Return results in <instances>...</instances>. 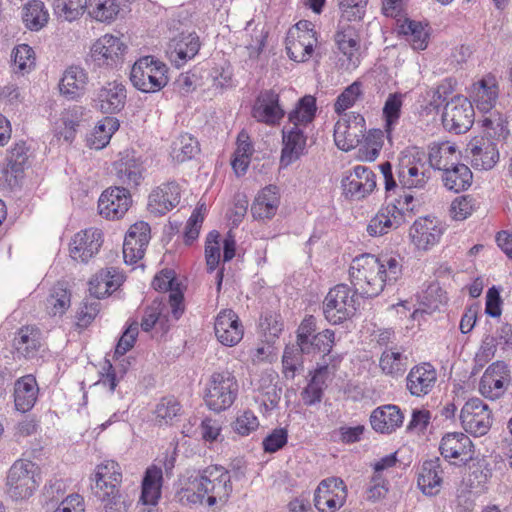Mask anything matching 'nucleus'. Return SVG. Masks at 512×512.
Returning <instances> with one entry per match:
<instances>
[{
	"label": "nucleus",
	"mask_w": 512,
	"mask_h": 512,
	"mask_svg": "<svg viewBox=\"0 0 512 512\" xmlns=\"http://www.w3.org/2000/svg\"><path fill=\"white\" fill-rule=\"evenodd\" d=\"M402 275V264L394 255L362 254L353 259L349 269L350 281L364 298L378 296L386 285L394 284Z\"/></svg>",
	"instance_id": "nucleus-1"
},
{
	"label": "nucleus",
	"mask_w": 512,
	"mask_h": 512,
	"mask_svg": "<svg viewBox=\"0 0 512 512\" xmlns=\"http://www.w3.org/2000/svg\"><path fill=\"white\" fill-rule=\"evenodd\" d=\"M192 485L200 503L216 509H221L228 502L233 491L230 473L220 465L200 470Z\"/></svg>",
	"instance_id": "nucleus-2"
},
{
	"label": "nucleus",
	"mask_w": 512,
	"mask_h": 512,
	"mask_svg": "<svg viewBox=\"0 0 512 512\" xmlns=\"http://www.w3.org/2000/svg\"><path fill=\"white\" fill-rule=\"evenodd\" d=\"M239 391L236 377L229 370L212 373L204 391V402L214 412H222L235 402Z\"/></svg>",
	"instance_id": "nucleus-3"
},
{
	"label": "nucleus",
	"mask_w": 512,
	"mask_h": 512,
	"mask_svg": "<svg viewBox=\"0 0 512 512\" xmlns=\"http://www.w3.org/2000/svg\"><path fill=\"white\" fill-rule=\"evenodd\" d=\"M167 73V65L149 55L138 59L133 64L130 80L137 90L144 93H155L168 84Z\"/></svg>",
	"instance_id": "nucleus-4"
},
{
	"label": "nucleus",
	"mask_w": 512,
	"mask_h": 512,
	"mask_svg": "<svg viewBox=\"0 0 512 512\" xmlns=\"http://www.w3.org/2000/svg\"><path fill=\"white\" fill-rule=\"evenodd\" d=\"M39 483V467L30 460H16L7 472V494L13 500L28 499L34 494Z\"/></svg>",
	"instance_id": "nucleus-5"
},
{
	"label": "nucleus",
	"mask_w": 512,
	"mask_h": 512,
	"mask_svg": "<svg viewBox=\"0 0 512 512\" xmlns=\"http://www.w3.org/2000/svg\"><path fill=\"white\" fill-rule=\"evenodd\" d=\"M355 290L346 284H338L327 293L323 304L325 319L332 325H338L351 318L357 310Z\"/></svg>",
	"instance_id": "nucleus-6"
},
{
	"label": "nucleus",
	"mask_w": 512,
	"mask_h": 512,
	"mask_svg": "<svg viewBox=\"0 0 512 512\" xmlns=\"http://www.w3.org/2000/svg\"><path fill=\"white\" fill-rule=\"evenodd\" d=\"M317 319L313 315H306L296 331V344L306 355L324 353L329 354L334 345L335 333L325 329L317 332Z\"/></svg>",
	"instance_id": "nucleus-7"
},
{
	"label": "nucleus",
	"mask_w": 512,
	"mask_h": 512,
	"mask_svg": "<svg viewBox=\"0 0 512 512\" xmlns=\"http://www.w3.org/2000/svg\"><path fill=\"white\" fill-rule=\"evenodd\" d=\"M127 46L116 36L105 34L92 45L90 56L95 66L114 69L122 65Z\"/></svg>",
	"instance_id": "nucleus-8"
},
{
	"label": "nucleus",
	"mask_w": 512,
	"mask_h": 512,
	"mask_svg": "<svg viewBox=\"0 0 512 512\" xmlns=\"http://www.w3.org/2000/svg\"><path fill=\"white\" fill-rule=\"evenodd\" d=\"M463 429L474 436H483L491 428L493 417L489 406L479 398L469 399L460 411Z\"/></svg>",
	"instance_id": "nucleus-9"
},
{
	"label": "nucleus",
	"mask_w": 512,
	"mask_h": 512,
	"mask_svg": "<svg viewBox=\"0 0 512 512\" xmlns=\"http://www.w3.org/2000/svg\"><path fill=\"white\" fill-rule=\"evenodd\" d=\"M347 486L341 478L323 479L314 492V506L319 512H335L347 499Z\"/></svg>",
	"instance_id": "nucleus-10"
},
{
	"label": "nucleus",
	"mask_w": 512,
	"mask_h": 512,
	"mask_svg": "<svg viewBox=\"0 0 512 512\" xmlns=\"http://www.w3.org/2000/svg\"><path fill=\"white\" fill-rule=\"evenodd\" d=\"M445 230V224L436 217L424 216L414 221L409 237L417 250L428 251L439 243Z\"/></svg>",
	"instance_id": "nucleus-11"
},
{
	"label": "nucleus",
	"mask_w": 512,
	"mask_h": 512,
	"mask_svg": "<svg viewBox=\"0 0 512 512\" xmlns=\"http://www.w3.org/2000/svg\"><path fill=\"white\" fill-rule=\"evenodd\" d=\"M343 194L351 200H361L376 188V175L368 167L356 165L341 181Z\"/></svg>",
	"instance_id": "nucleus-12"
},
{
	"label": "nucleus",
	"mask_w": 512,
	"mask_h": 512,
	"mask_svg": "<svg viewBox=\"0 0 512 512\" xmlns=\"http://www.w3.org/2000/svg\"><path fill=\"white\" fill-rule=\"evenodd\" d=\"M251 116L259 123L269 126L280 124L285 111L280 105V96L274 89L260 91L251 109Z\"/></svg>",
	"instance_id": "nucleus-13"
},
{
	"label": "nucleus",
	"mask_w": 512,
	"mask_h": 512,
	"mask_svg": "<svg viewBox=\"0 0 512 512\" xmlns=\"http://www.w3.org/2000/svg\"><path fill=\"white\" fill-rule=\"evenodd\" d=\"M510 382L508 365L504 361H496L485 370L479 390L485 398L496 400L505 394Z\"/></svg>",
	"instance_id": "nucleus-14"
},
{
	"label": "nucleus",
	"mask_w": 512,
	"mask_h": 512,
	"mask_svg": "<svg viewBox=\"0 0 512 512\" xmlns=\"http://www.w3.org/2000/svg\"><path fill=\"white\" fill-rule=\"evenodd\" d=\"M182 189L176 180H169L152 189L147 208L155 216H163L179 205Z\"/></svg>",
	"instance_id": "nucleus-15"
},
{
	"label": "nucleus",
	"mask_w": 512,
	"mask_h": 512,
	"mask_svg": "<svg viewBox=\"0 0 512 512\" xmlns=\"http://www.w3.org/2000/svg\"><path fill=\"white\" fill-rule=\"evenodd\" d=\"M152 286L155 290L169 292V295L166 296V303L170 306L172 319L178 321L184 313L185 305L184 295L175 271L172 269L162 270L154 277Z\"/></svg>",
	"instance_id": "nucleus-16"
},
{
	"label": "nucleus",
	"mask_w": 512,
	"mask_h": 512,
	"mask_svg": "<svg viewBox=\"0 0 512 512\" xmlns=\"http://www.w3.org/2000/svg\"><path fill=\"white\" fill-rule=\"evenodd\" d=\"M214 333L223 346L234 347L243 339L244 326L234 310L222 309L215 317Z\"/></svg>",
	"instance_id": "nucleus-17"
},
{
	"label": "nucleus",
	"mask_w": 512,
	"mask_h": 512,
	"mask_svg": "<svg viewBox=\"0 0 512 512\" xmlns=\"http://www.w3.org/2000/svg\"><path fill=\"white\" fill-rule=\"evenodd\" d=\"M151 229L147 222L139 221L130 226L123 243V258L128 264L141 260L149 244Z\"/></svg>",
	"instance_id": "nucleus-18"
},
{
	"label": "nucleus",
	"mask_w": 512,
	"mask_h": 512,
	"mask_svg": "<svg viewBox=\"0 0 512 512\" xmlns=\"http://www.w3.org/2000/svg\"><path fill=\"white\" fill-rule=\"evenodd\" d=\"M340 116L334 126L335 144L339 149L349 151L358 142L359 134L363 133L365 120L361 114L355 112Z\"/></svg>",
	"instance_id": "nucleus-19"
},
{
	"label": "nucleus",
	"mask_w": 512,
	"mask_h": 512,
	"mask_svg": "<svg viewBox=\"0 0 512 512\" xmlns=\"http://www.w3.org/2000/svg\"><path fill=\"white\" fill-rule=\"evenodd\" d=\"M132 203L129 190L125 187H110L101 194L98 200L99 213L106 219H120L128 211Z\"/></svg>",
	"instance_id": "nucleus-20"
},
{
	"label": "nucleus",
	"mask_w": 512,
	"mask_h": 512,
	"mask_svg": "<svg viewBox=\"0 0 512 512\" xmlns=\"http://www.w3.org/2000/svg\"><path fill=\"white\" fill-rule=\"evenodd\" d=\"M103 233L98 228H87L74 235L70 242V256L83 263L96 255L103 244Z\"/></svg>",
	"instance_id": "nucleus-21"
},
{
	"label": "nucleus",
	"mask_w": 512,
	"mask_h": 512,
	"mask_svg": "<svg viewBox=\"0 0 512 512\" xmlns=\"http://www.w3.org/2000/svg\"><path fill=\"white\" fill-rule=\"evenodd\" d=\"M406 222V212L395 203L382 205L377 214L370 220L367 232L370 236H382L399 228Z\"/></svg>",
	"instance_id": "nucleus-22"
},
{
	"label": "nucleus",
	"mask_w": 512,
	"mask_h": 512,
	"mask_svg": "<svg viewBox=\"0 0 512 512\" xmlns=\"http://www.w3.org/2000/svg\"><path fill=\"white\" fill-rule=\"evenodd\" d=\"M466 152L471 156L474 168L489 170L499 160V150L496 142L490 138L476 136L467 144Z\"/></svg>",
	"instance_id": "nucleus-23"
},
{
	"label": "nucleus",
	"mask_w": 512,
	"mask_h": 512,
	"mask_svg": "<svg viewBox=\"0 0 512 512\" xmlns=\"http://www.w3.org/2000/svg\"><path fill=\"white\" fill-rule=\"evenodd\" d=\"M127 91L125 85L112 81L102 86L94 99L96 107L104 114L119 113L126 104Z\"/></svg>",
	"instance_id": "nucleus-24"
},
{
	"label": "nucleus",
	"mask_w": 512,
	"mask_h": 512,
	"mask_svg": "<svg viewBox=\"0 0 512 512\" xmlns=\"http://www.w3.org/2000/svg\"><path fill=\"white\" fill-rule=\"evenodd\" d=\"M499 96V85L495 75L485 74L474 82L471 87V97L478 110L483 113L491 112Z\"/></svg>",
	"instance_id": "nucleus-25"
},
{
	"label": "nucleus",
	"mask_w": 512,
	"mask_h": 512,
	"mask_svg": "<svg viewBox=\"0 0 512 512\" xmlns=\"http://www.w3.org/2000/svg\"><path fill=\"white\" fill-rule=\"evenodd\" d=\"M122 470L114 460H105L98 464L90 479L93 482L91 489L93 493L106 490L114 491L120 488L122 483Z\"/></svg>",
	"instance_id": "nucleus-26"
},
{
	"label": "nucleus",
	"mask_w": 512,
	"mask_h": 512,
	"mask_svg": "<svg viewBox=\"0 0 512 512\" xmlns=\"http://www.w3.org/2000/svg\"><path fill=\"white\" fill-rule=\"evenodd\" d=\"M437 373L430 363L414 366L406 377V387L413 396L421 397L431 392Z\"/></svg>",
	"instance_id": "nucleus-27"
},
{
	"label": "nucleus",
	"mask_w": 512,
	"mask_h": 512,
	"mask_svg": "<svg viewBox=\"0 0 512 512\" xmlns=\"http://www.w3.org/2000/svg\"><path fill=\"white\" fill-rule=\"evenodd\" d=\"M282 142L280 162L283 166H288L305 153L307 136L300 127H284Z\"/></svg>",
	"instance_id": "nucleus-28"
},
{
	"label": "nucleus",
	"mask_w": 512,
	"mask_h": 512,
	"mask_svg": "<svg viewBox=\"0 0 512 512\" xmlns=\"http://www.w3.org/2000/svg\"><path fill=\"white\" fill-rule=\"evenodd\" d=\"M124 282V276L117 268L108 267L100 270L90 281L91 296L102 299L115 292Z\"/></svg>",
	"instance_id": "nucleus-29"
},
{
	"label": "nucleus",
	"mask_w": 512,
	"mask_h": 512,
	"mask_svg": "<svg viewBox=\"0 0 512 512\" xmlns=\"http://www.w3.org/2000/svg\"><path fill=\"white\" fill-rule=\"evenodd\" d=\"M200 49L199 36L196 33H181L170 44L169 57L176 67L183 66L194 58Z\"/></svg>",
	"instance_id": "nucleus-30"
},
{
	"label": "nucleus",
	"mask_w": 512,
	"mask_h": 512,
	"mask_svg": "<svg viewBox=\"0 0 512 512\" xmlns=\"http://www.w3.org/2000/svg\"><path fill=\"white\" fill-rule=\"evenodd\" d=\"M115 175L125 188H136L143 180L144 166L139 158L126 154L114 163Z\"/></svg>",
	"instance_id": "nucleus-31"
},
{
	"label": "nucleus",
	"mask_w": 512,
	"mask_h": 512,
	"mask_svg": "<svg viewBox=\"0 0 512 512\" xmlns=\"http://www.w3.org/2000/svg\"><path fill=\"white\" fill-rule=\"evenodd\" d=\"M451 129L456 134L466 133L474 123V108L468 98L456 95L450 99Z\"/></svg>",
	"instance_id": "nucleus-32"
},
{
	"label": "nucleus",
	"mask_w": 512,
	"mask_h": 512,
	"mask_svg": "<svg viewBox=\"0 0 512 512\" xmlns=\"http://www.w3.org/2000/svg\"><path fill=\"white\" fill-rule=\"evenodd\" d=\"M280 204L279 190L276 185L264 187L251 205V214L256 220L272 219Z\"/></svg>",
	"instance_id": "nucleus-33"
},
{
	"label": "nucleus",
	"mask_w": 512,
	"mask_h": 512,
	"mask_svg": "<svg viewBox=\"0 0 512 512\" xmlns=\"http://www.w3.org/2000/svg\"><path fill=\"white\" fill-rule=\"evenodd\" d=\"M39 394V387L36 378L32 374H27L15 381L14 384V403L20 412L30 411Z\"/></svg>",
	"instance_id": "nucleus-34"
},
{
	"label": "nucleus",
	"mask_w": 512,
	"mask_h": 512,
	"mask_svg": "<svg viewBox=\"0 0 512 512\" xmlns=\"http://www.w3.org/2000/svg\"><path fill=\"white\" fill-rule=\"evenodd\" d=\"M90 111L79 105L65 109L60 118L61 125L56 128V134L67 142H72L78 128L84 126Z\"/></svg>",
	"instance_id": "nucleus-35"
},
{
	"label": "nucleus",
	"mask_w": 512,
	"mask_h": 512,
	"mask_svg": "<svg viewBox=\"0 0 512 512\" xmlns=\"http://www.w3.org/2000/svg\"><path fill=\"white\" fill-rule=\"evenodd\" d=\"M88 83V74L80 66H69L59 83L60 93L67 99L75 100L83 95Z\"/></svg>",
	"instance_id": "nucleus-36"
},
{
	"label": "nucleus",
	"mask_w": 512,
	"mask_h": 512,
	"mask_svg": "<svg viewBox=\"0 0 512 512\" xmlns=\"http://www.w3.org/2000/svg\"><path fill=\"white\" fill-rule=\"evenodd\" d=\"M443 468L438 457L427 460L422 464L418 474L417 484L420 490L428 496H434L440 491L443 482Z\"/></svg>",
	"instance_id": "nucleus-37"
},
{
	"label": "nucleus",
	"mask_w": 512,
	"mask_h": 512,
	"mask_svg": "<svg viewBox=\"0 0 512 512\" xmlns=\"http://www.w3.org/2000/svg\"><path fill=\"white\" fill-rule=\"evenodd\" d=\"M171 316V309L169 304L166 303V296H161L153 300L151 305L146 307L141 321V328L145 332H149L156 325L164 331L169 328L168 322Z\"/></svg>",
	"instance_id": "nucleus-38"
},
{
	"label": "nucleus",
	"mask_w": 512,
	"mask_h": 512,
	"mask_svg": "<svg viewBox=\"0 0 512 512\" xmlns=\"http://www.w3.org/2000/svg\"><path fill=\"white\" fill-rule=\"evenodd\" d=\"M404 416L395 405H386L376 408L371 416L370 423L376 432L390 434L400 427Z\"/></svg>",
	"instance_id": "nucleus-39"
},
{
	"label": "nucleus",
	"mask_w": 512,
	"mask_h": 512,
	"mask_svg": "<svg viewBox=\"0 0 512 512\" xmlns=\"http://www.w3.org/2000/svg\"><path fill=\"white\" fill-rule=\"evenodd\" d=\"M317 39L307 31L295 35L294 31H288L286 37V51L288 57L295 62H304L310 58Z\"/></svg>",
	"instance_id": "nucleus-40"
},
{
	"label": "nucleus",
	"mask_w": 512,
	"mask_h": 512,
	"mask_svg": "<svg viewBox=\"0 0 512 512\" xmlns=\"http://www.w3.org/2000/svg\"><path fill=\"white\" fill-rule=\"evenodd\" d=\"M14 346L23 357L27 359L36 357L42 346L40 330L33 326L22 327L14 338Z\"/></svg>",
	"instance_id": "nucleus-41"
},
{
	"label": "nucleus",
	"mask_w": 512,
	"mask_h": 512,
	"mask_svg": "<svg viewBox=\"0 0 512 512\" xmlns=\"http://www.w3.org/2000/svg\"><path fill=\"white\" fill-rule=\"evenodd\" d=\"M334 40L339 51L346 56L350 62L355 64L354 58L358 60L357 55L360 50V36L355 27L349 24H339L334 35Z\"/></svg>",
	"instance_id": "nucleus-42"
},
{
	"label": "nucleus",
	"mask_w": 512,
	"mask_h": 512,
	"mask_svg": "<svg viewBox=\"0 0 512 512\" xmlns=\"http://www.w3.org/2000/svg\"><path fill=\"white\" fill-rule=\"evenodd\" d=\"M396 173L398 182L404 189L423 188L428 181L425 171H420L409 157L400 160Z\"/></svg>",
	"instance_id": "nucleus-43"
},
{
	"label": "nucleus",
	"mask_w": 512,
	"mask_h": 512,
	"mask_svg": "<svg viewBox=\"0 0 512 512\" xmlns=\"http://www.w3.org/2000/svg\"><path fill=\"white\" fill-rule=\"evenodd\" d=\"M162 470L156 466H151L145 471L142 480V490L140 500L145 505H155L161 496Z\"/></svg>",
	"instance_id": "nucleus-44"
},
{
	"label": "nucleus",
	"mask_w": 512,
	"mask_h": 512,
	"mask_svg": "<svg viewBox=\"0 0 512 512\" xmlns=\"http://www.w3.org/2000/svg\"><path fill=\"white\" fill-rule=\"evenodd\" d=\"M473 444L470 438L463 434L450 432V461L451 466L461 467L473 459Z\"/></svg>",
	"instance_id": "nucleus-45"
},
{
	"label": "nucleus",
	"mask_w": 512,
	"mask_h": 512,
	"mask_svg": "<svg viewBox=\"0 0 512 512\" xmlns=\"http://www.w3.org/2000/svg\"><path fill=\"white\" fill-rule=\"evenodd\" d=\"M183 414V407L174 396H166L157 403L154 415L159 426H172L180 420Z\"/></svg>",
	"instance_id": "nucleus-46"
},
{
	"label": "nucleus",
	"mask_w": 512,
	"mask_h": 512,
	"mask_svg": "<svg viewBox=\"0 0 512 512\" xmlns=\"http://www.w3.org/2000/svg\"><path fill=\"white\" fill-rule=\"evenodd\" d=\"M383 374L392 378L404 375L408 367V357L396 348L385 349L379 358Z\"/></svg>",
	"instance_id": "nucleus-47"
},
{
	"label": "nucleus",
	"mask_w": 512,
	"mask_h": 512,
	"mask_svg": "<svg viewBox=\"0 0 512 512\" xmlns=\"http://www.w3.org/2000/svg\"><path fill=\"white\" fill-rule=\"evenodd\" d=\"M118 128L119 121L116 118L105 117L95 126L93 132L87 137V146L96 150L104 148Z\"/></svg>",
	"instance_id": "nucleus-48"
},
{
	"label": "nucleus",
	"mask_w": 512,
	"mask_h": 512,
	"mask_svg": "<svg viewBox=\"0 0 512 512\" xmlns=\"http://www.w3.org/2000/svg\"><path fill=\"white\" fill-rule=\"evenodd\" d=\"M199 152V142L191 134H181L172 143L171 156L177 163L189 161Z\"/></svg>",
	"instance_id": "nucleus-49"
},
{
	"label": "nucleus",
	"mask_w": 512,
	"mask_h": 512,
	"mask_svg": "<svg viewBox=\"0 0 512 512\" xmlns=\"http://www.w3.org/2000/svg\"><path fill=\"white\" fill-rule=\"evenodd\" d=\"M316 99L311 95L302 97L296 107L288 114V120L293 127L306 126L312 122L316 114Z\"/></svg>",
	"instance_id": "nucleus-50"
},
{
	"label": "nucleus",
	"mask_w": 512,
	"mask_h": 512,
	"mask_svg": "<svg viewBox=\"0 0 512 512\" xmlns=\"http://www.w3.org/2000/svg\"><path fill=\"white\" fill-rule=\"evenodd\" d=\"M328 373V366L323 365L315 370L309 384L302 391V399L305 405L312 406L321 402L323 397V386Z\"/></svg>",
	"instance_id": "nucleus-51"
},
{
	"label": "nucleus",
	"mask_w": 512,
	"mask_h": 512,
	"mask_svg": "<svg viewBox=\"0 0 512 512\" xmlns=\"http://www.w3.org/2000/svg\"><path fill=\"white\" fill-rule=\"evenodd\" d=\"M22 18L28 29L38 31L48 22L49 14L42 1L32 0L24 7Z\"/></svg>",
	"instance_id": "nucleus-52"
},
{
	"label": "nucleus",
	"mask_w": 512,
	"mask_h": 512,
	"mask_svg": "<svg viewBox=\"0 0 512 512\" xmlns=\"http://www.w3.org/2000/svg\"><path fill=\"white\" fill-rule=\"evenodd\" d=\"M484 135L482 137L490 138L492 141L503 143L509 136L507 122L500 113H490L482 120Z\"/></svg>",
	"instance_id": "nucleus-53"
},
{
	"label": "nucleus",
	"mask_w": 512,
	"mask_h": 512,
	"mask_svg": "<svg viewBox=\"0 0 512 512\" xmlns=\"http://www.w3.org/2000/svg\"><path fill=\"white\" fill-rule=\"evenodd\" d=\"M87 0H54L53 11L58 19L72 22L83 15Z\"/></svg>",
	"instance_id": "nucleus-54"
},
{
	"label": "nucleus",
	"mask_w": 512,
	"mask_h": 512,
	"mask_svg": "<svg viewBox=\"0 0 512 512\" xmlns=\"http://www.w3.org/2000/svg\"><path fill=\"white\" fill-rule=\"evenodd\" d=\"M399 32L409 37L415 50H424L428 45V33L421 22L406 18L399 26Z\"/></svg>",
	"instance_id": "nucleus-55"
},
{
	"label": "nucleus",
	"mask_w": 512,
	"mask_h": 512,
	"mask_svg": "<svg viewBox=\"0 0 512 512\" xmlns=\"http://www.w3.org/2000/svg\"><path fill=\"white\" fill-rule=\"evenodd\" d=\"M363 84L360 81H354L347 86L336 98L334 111L338 115L347 114L346 110L353 107L356 102L363 98Z\"/></svg>",
	"instance_id": "nucleus-56"
},
{
	"label": "nucleus",
	"mask_w": 512,
	"mask_h": 512,
	"mask_svg": "<svg viewBox=\"0 0 512 512\" xmlns=\"http://www.w3.org/2000/svg\"><path fill=\"white\" fill-rule=\"evenodd\" d=\"M448 153V141L433 142L429 146L428 160L433 169L442 171V182L448 187V161L445 155Z\"/></svg>",
	"instance_id": "nucleus-57"
},
{
	"label": "nucleus",
	"mask_w": 512,
	"mask_h": 512,
	"mask_svg": "<svg viewBox=\"0 0 512 512\" xmlns=\"http://www.w3.org/2000/svg\"><path fill=\"white\" fill-rule=\"evenodd\" d=\"M448 302L447 291L445 285H441L438 280L431 282L423 297V305L426 306L425 311H440L441 307H446Z\"/></svg>",
	"instance_id": "nucleus-58"
},
{
	"label": "nucleus",
	"mask_w": 512,
	"mask_h": 512,
	"mask_svg": "<svg viewBox=\"0 0 512 512\" xmlns=\"http://www.w3.org/2000/svg\"><path fill=\"white\" fill-rule=\"evenodd\" d=\"M89 14L101 22H111L119 13L116 0H89Z\"/></svg>",
	"instance_id": "nucleus-59"
},
{
	"label": "nucleus",
	"mask_w": 512,
	"mask_h": 512,
	"mask_svg": "<svg viewBox=\"0 0 512 512\" xmlns=\"http://www.w3.org/2000/svg\"><path fill=\"white\" fill-rule=\"evenodd\" d=\"M297 344L287 345L282 356L283 374L287 379H293L296 371L303 366V355Z\"/></svg>",
	"instance_id": "nucleus-60"
},
{
	"label": "nucleus",
	"mask_w": 512,
	"mask_h": 512,
	"mask_svg": "<svg viewBox=\"0 0 512 512\" xmlns=\"http://www.w3.org/2000/svg\"><path fill=\"white\" fill-rule=\"evenodd\" d=\"M402 98L403 95L401 93L396 92L389 94L388 98L385 101L383 107V117L385 120V130L388 134L391 133L394 125L398 122L400 118Z\"/></svg>",
	"instance_id": "nucleus-61"
},
{
	"label": "nucleus",
	"mask_w": 512,
	"mask_h": 512,
	"mask_svg": "<svg viewBox=\"0 0 512 512\" xmlns=\"http://www.w3.org/2000/svg\"><path fill=\"white\" fill-rule=\"evenodd\" d=\"M28 149L25 142L20 141L14 144L7 156V172H11L15 178L23 172L28 160Z\"/></svg>",
	"instance_id": "nucleus-62"
},
{
	"label": "nucleus",
	"mask_w": 512,
	"mask_h": 512,
	"mask_svg": "<svg viewBox=\"0 0 512 512\" xmlns=\"http://www.w3.org/2000/svg\"><path fill=\"white\" fill-rule=\"evenodd\" d=\"M93 494L103 503L105 512H127L128 504L121 494L120 488H116L114 491L106 490Z\"/></svg>",
	"instance_id": "nucleus-63"
},
{
	"label": "nucleus",
	"mask_w": 512,
	"mask_h": 512,
	"mask_svg": "<svg viewBox=\"0 0 512 512\" xmlns=\"http://www.w3.org/2000/svg\"><path fill=\"white\" fill-rule=\"evenodd\" d=\"M101 304L97 300L83 301L75 315V327L82 331L89 327L100 312Z\"/></svg>",
	"instance_id": "nucleus-64"
}]
</instances>
